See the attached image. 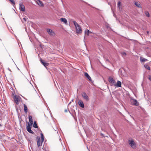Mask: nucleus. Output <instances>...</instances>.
Masks as SVG:
<instances>
[{"instance_id": "nucleus-2", "label": "nucleus", "mask_w": 151, "mask_h": 151, "mask_svg": "<svg viewBox=\"0 0 151 151\" xmlns=\"http://www.w3.org/2000/svg\"><path fill=\"white\" fill-rule=\"evenodd\" d=\"M128 143L129 145L133 149L135 148L136 147V144L134 141L133 140H129Z\"/></svg>"}, {"instance_id": "nucleus-30", "label": "nucleus", "mask_w": 151, "mask_h": 151, "mask_svg": "<svg viewBox=\"0 0 151 151\" xmlns=\"http://www.w3.org/2000/svg\"><path fill=\"white\" fill-rule=\"evenodd\" d=\"M68 110L67 109H65L64 110V112H68Z\"/></svg>"}, {"instance_id": "nucleus-18", "label": "nucleus", "mask_w": 151, "mask_h": 151, "mask_svg": "<svg viewBox=\"0 0 151 151\" xmlns=\"http://www.w3.org/2000/svg\"><path fill=\"white\" fill-rule=\"evenodd\" d=\"M140 60L141 62H143L146 61H148V60L146 59L145 58H143L141 57L140 58Z\"/></svg>"}, {"instance_id": "nucleus-31", "label": "nucleus", "mask_w": 151, "mask_h": 151, "mask_svg": "<svg viewBox=\"0 0 151 151\" xmlns=\"http://www.w3.org/2000/svg\"><path fill=\"white\" fill-rule=\"evenodd\" d=\"M147 33L148 34V33H149V32H148V31H147Z\"/></svg>"}, {"instance_id": "nucleus-14", "label": "nucleus", "mask_w": 151, "mask_h": 151, "mask_svg": "<svg viewBox=\"0 0 151 151\" xmlns=\"http://www.w3.org/2000/svg\"><path fill=\"white\" fill-rule=\"evenodd\" d=\"M78 104L80 106L83 108L84 107V104L83 102L81 100H79L78 102Z\"/></svg>"}, {"instance_id": "nucleus-6", "label": "nucleus", "mask_w": 151, "mask_h": 151, "mask_svg": "<svg viewBox=\"0 0 151 151\" xmlns=\"http://www.w3.org/2000/svg\"><path fill=\"white\" fill-rule=\"evenodd\" d=\"M109 81L110 83L112 84V85H114L115 83V81L111 77H109Z\"/></svg>"}, {"instance_id": "nucleus-29", "label": "nucleus", "mask_w": 151, "mask_h": 151, "mask_svg": "<svg viewBox=\"0 0 151 151\" xmlns=\"http://www.w3.org/2000/svg\"><path fill=\"white\" fill-rule=\"evenodd\" d=\"M149 79H150V81H151V76L149 75Z\"/></svg>"}, {"instance_id": "nucleus-26", "label": "nucleus", "mask_w": 151, "mask_h": 151, "mask_svg": "<svg viewBox=\"0 0 151 151\" xmlns=\"http://www.w3.org/2000/svg\"><path fill=\"white\" fill-rule=\"evenodd\" d=\"M9 1L11 2V3L12 4L14 5H15V3L14 0H9Z\"/></svg>"}, {"instance_id": "nucleus-1", "label": "nucleus", "mask_w": 151, "mask_h": 151, "mask_svg": "<svg viewBox=\"0 0 151 151\" xmlns=\"http://www.w3.org/2000/svg\"><path fill=\"white\" fill-rule=\"evenodd\" d=\"M73 23L75 27L77 33L78 34L81 33L82 32V29L80 25L75 21H73Z\"/></svg>"}, {"instance_id": "nucleus-21", "label": "nucleus", "mask_w": 151, "mask_h": 151, "mask_svg": "<svg viewBox=\"0 0 151 151\" xmlns=\"http://www.w3.org/2000/svg\"><path fill=\"white\" fill-rule=\"evenodd\" d=\"M145 67L147 69L150 70V66L147 65L145 64L144 65Z\"/></svg>"}, {"instance_id": "nucleus-3", "label": "nucleus", "mask_w": 151, "mask_h": 151, "mask_svg": "<svg viewBox=\"0 0 151 151\" xmlns=\"http://www.w3.org/2000/svg\"><path fill=\"white\" fill-rule=\"evenodd\" d=\"M20 98L19 96H14V102L17 104H18L19 101H20Z\"/></svg>"}, {"instance_id": "nucleus-24", "label": "nucleus", "mask_w": 151, "mask_h": 151, "mask_svg": "<svg viewBox=\"0 0 151 151\" xmlns=\"http://www.w3.org/2000/svg\"><path fill=\"white\" fill-rule=\"evenodd\" d=\"M145 14L148 17H150V14L148 12H145Z\"/></svg>"}, {"instance_id": "nucleus-20", "label": "nucleus", "mask_w": 151, "mask_h": 151, "mask_svg": "<svg viewBox=\"0 0 151 151\" xmlns=\"http://www.w3.org/2000/svg\"><path fill=\"white\" fill-rule=\"evenodd\" d=\"M92 33V32L90 31L89 30L87 29L86 30L85 32V34L86 35H87L88 36L89 34Z\"/></svg>"}, {"instance_id": "nucleus-8", "label": "nucleus", "mask_w": 151, "mask_h": 151, "mask_svg": "<svg viewBox=\"0 0 151 151\" xmlns=\"http://www.w3.org/2000/svg\"><path fill=\"white\" fill-rule=\"evenodd\" d=\"M29 122L28 124L29 125H32L33 123V121L32 116L31 115L29 116Z\"/></svg>"}, {"instance_id": "nucleus-23", "label": "nucleus", "mask_w": 151, "mask_h": 151, "mask_svg": "<svg viewBox=\"0 0 151 151\" xmlns=\"http://www.w3.org/2000/svg\"><path fill=\"white\" fill-rule=\"evenodd\" d=\"M41 140H42V142H43L44 141V136L42 133L41 134Z\"/></svg>"}, {"instance_id": "nucleus-12", "label": "nucleus", "mask_w": 151, "mask_h": 151, "mask_svg": "<svg viewBox=\"0 0 151 151\" xmlns=\"http://www.w3.org/2000/svg\"><path fill=\"white\" fill-rule=\"evenodd\" d=\"M19 9L22 12H24L25 11V6L22 4H19Z\"/></svg>"}, {"instance_id": "nucleus-10", "label": "nucleus", "mask_w": 151, "mask_h": 151, "mask_svg": "<svg viewBox=\"0 0 151 151\" xmlns=\"http://www.w3.org/2000/svg\"><path fill=\"white\" fill-rule=\"evenodd\" d=\"M132 103L135 106H138L139 105V103L137 101L136 99H132Z\"/></svg>"}, {"instance_id": "nucleus-27", "label": "nucleus", "mask_w": 151, "mask_h": 151, "mask_svg": "<svg viewBox=\"0 0 151 151\" xmlns=\"http://www.w3.org/2000/svg\"><path fill=\"white\" fill-rule=\"evenodd\" d=\"M121 5V2H120V1H119L118 2V6L119 7V9H120V7Z\"/></svg>"}, {"instance_id": "nucleus-25", "label": "nucleus", "mask_w": 151, "mask_h": 151, "mask_svg": "<svg viewBox=\"0 0 151 151\" xmlns=\"http://www.w3.org/2000/svg\"><path fill=\"white\" fill-rule=\"evenodd\" d=\"M135 5L138 7H140V5L139 4H138V2H136L135 3Z\"/></svg>"}, {"instance_id": "nucleus-11", "label": "nucleus", "mask_w": 151, "mask_h": 151, "mask_svg": "<svg viewBox=\"0 0 151 151\" xmlns=\"http://www.w3.org/2000/svg\"><path fill=\"white\" fill-rule=\"evenodd\" d=\"M122 85L121 82L119 81H118L117 83H115L114 86L116 87H121Z\"/></svg>"}, {"instance_id": "nucleus-22", "label": "nucleus", "mask_w": 151, "mask_h": 151, "mask_svg": "<svg viewBox=\"0 0 151 151\" xmlns=\"http://www.w3.org/2000/svg\"><path fill=\"white\" fill-rule=\"evenodd\" d=\"M33 127L36 128H37L38 127L37 124L36 123V122L35 121L34 122V124L33 125Z\"/></svg>"}, {"instance_id": "nucleus-9", "label": "nucleus", "mask_w": 151, "mask_h": 151, "mask_svg": "<svg viewBox=\"0 0 151 151\" xmlns=\"http://www.w3.org/2000/svg\"><path fill=\"white\" fill-rule=\"evenodd\" d=\"M82 97L85 99L86 100V101H88L89 100L88 97L85 93L83 92L82 93Z\"/></svg>"}, {"instance_id": "nucleus-13", "label": "nucleus", "mask_w": 151, "mask_h": 151, "mask_svg": "<svg viewBox=\"0 0 151 151\" xmlns=\"http://www.w3.org/2000/svg\"><path fill=\"white\" fill-rule=\"evenodd\" d=\"M84 75L85 76H86L88 80L89 81H92V80L91 77L87 73H85Z\"/></svg>"}, {"instance_id": "nucleus-5", "label": "nucleus", "mask_w": 151, "mask_h": 151, "mask_svg": "<svg viewBox=\"0 0 151 151\" xmlns=\"http://www.w3.org/2000/svg\"><path fill=\"white\" fill-rule=\"evenodd\" d=\"M43 142H42V140H40L39 137H37V143L38 147L41 146Z\"/></svg>"}, {"instance_id": "nucleus-33", "label": "nucleus", "mask_w": 151, "mask_h": 151, "mask_svg": "<svg viewBox=\"0 0 151 151\" xmlns=\"http://www.w3.org/2000/svg\"><path fill=\"white\" fill-rule=\"evenodd\" d=\"M1 126V124H0V126Z\"/></svg>"}, {"instance_id": "nucleus-32", "label": "nucleus", "mask_w": 151, "mask_h": 151, "mask_svg": "<svg viewBox=\"0 0 151 151\" xmlns=\"http://www.w3.org/2000/svg\"><path fill=\"white\" fill-rule=\"evenodd\" d=\"M24 20H25V21H26V20H25V18H24Z\"/></svg>"}, {"instance_id": "nucleus-7", "label": "nucleus", "mask_w": 151, "mask_h": 151, "mask_svg": "<svg viewBox=\"0 0 151 151\" xmlns=\"http://www.w3.org/2000/svg\"><path fill=\"white\" fill-rule=\"evenodd\" d=\"M32 126V125H29L28 124V125L27 127L26 128H27V131L28 132H29L30 133H31L33 134L34 133V132L32 131L31 130V126Z\"/></svg>"}, {"instance_id": "nucleus-19", "label": "nucleus", "mask_w": 151, "mask_h": 151, "mask_svg": "<svg viewBox=\"0 0 151 151\" xmlns=\"http://www.w3.org/2000/svg\"><path fill=\"white\" fill-rule=\"evenodd\" d=\"M38 4L40 6H43V4L42 3L40 0H38L37 1Z\"/></svg>"}, {"instance_id": "nucleus-15", "label": "nucleus", "mask_w": 151, "mask_h": 151, "mask_svg": "<svg viewBox=\"0 0 151 151\" xmlns=\"http://www.w3.org/2000/svg\"><path fill=\"white\" fill-rule=\"evenodd\" d=\"M40 61L42 64L45 66L46 67L49 65V63H47L45 62L42 59L40 60Z\"/></svg>"}, {"instance_id": "nucleus-17", "label": "nucleus", "mask_w": 151, "mask_h": 151, "mask_svg": "<svg viewBox=\"0 0 151 151\" xmlns=\"http://www.w3.org/2000/svg\"><path fill=\"white\" fill-rule=\"evenodd\" d=\"M24 112L26 113H27V110H28L27 107V106L26 105H25V104H24Z\"/></svg>"}, {"instance_id": "nucleus-16", "label": "nucleus", "mask_w": 151, "mask_h": 151, "mask_svg": "<svg viewBox=\"0 0 151 151\" xmlns=\"http://www.w3.org/2000/svg\"><path fill=\"white\" fill-rule=\"evenodd\" d=\"M60 20L61 22H63L66 24L67 23V20L65 18H61L60 19Z\"/></svg>"}, {"instance_id": "nucleus-4", "label": "nucleus", "mask_w": 151, "mask_h": 151, "mask_svg": "<svg viewBox=\"0 0 151 151\" xmlns=\"http://www.w3.org/2000/svg\"><path fill=\"white\" fill-rule=\"evenodd\" d=\"M47 31L50 35L54 36L55 35L54 32L51 29H47Z\"/></svg>"}, {"instance_id": "nucleus-28", "label": "nucleus", "mask_w": 151, "mask_h": 151, "mask_svg": "<svg viewBox=\"0 0 151 151\" xmlns=\"http://www.w3.org/2000/svg\"><path fill=\"white\" fill-rule=\"evenodd\" d=\"M122 55H124V56H125L126 55V54L125 52H123L122 53Z\"/></svg>"}]
</instances>
